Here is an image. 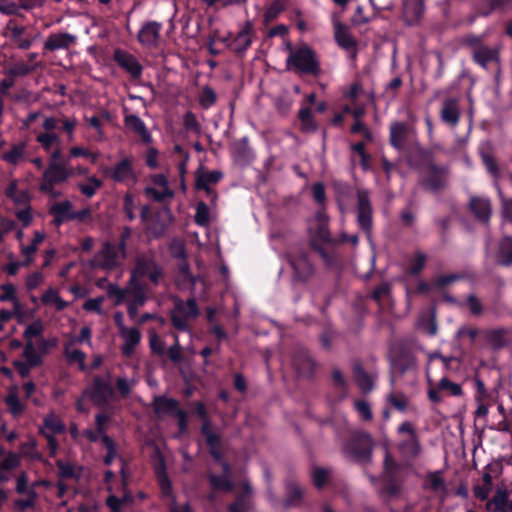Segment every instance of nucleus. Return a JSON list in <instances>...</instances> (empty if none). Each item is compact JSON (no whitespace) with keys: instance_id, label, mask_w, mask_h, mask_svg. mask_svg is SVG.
Listing matches in <instances>:
<instances>
[{"instance_id":"f3484780","label":"nucleus","mask_w":512,"mask_h":512,"mask_svg":"<svg viewBox=\"0 0 512 512\" xmlns=\"http://www.w3.org/2000/svg\"><path fill=\"white\" fill-rule=\"evenodd\" d=\"M469 211L482 224H488L492 216L491 200L486 196L472 195L468 203Z\"/></svg>"},{"instance_id":"c756f323","label":"nucleus","mask_w":512,"mask_h":512,"mask_svg":"<svg viewBox=\"0 0 512 512\" xmlns=\"http://www.w3.org/2000/svg\"><path fill=\"white\" fill-rule=\"evenodd\" d=\"M441 120L452 126L456 127L460 120V111L458 107V100L450 97L444 100L442 109L440 112Z\"/></svg>"},{"instance_id":"dca6fc26","label":"nucleus","mask_w":512,"mask_h":512,"mask_svg":"<svg viewBox=\"0 0 512 512\" xmlns=\"http://www.w3.org/2000/svg\"><path fill=\"white\" fill-rule=\"evenodd\" d=\"M113 59L132 79H139L142 76L143 66L133 54L117 48L114 50Z\"/></svg>"},{"instance_id":"338daca9","label":"nucleus","mask_w":512,"mask_h":512,"mask_svg":"<svg viewBox=\"0 0 512 512\" xmlns=\"http://www.w3.org/2000/svg\"><path fill=\"white\" fill-rule=\"evenodd\" d=\"M438 388L442 391H448L452 396H461L463 394L461 385L450 381L447 377H443L439 381Z\"/></svg>"},{"instance_id":"680f3d73","label":"nucleus","mask_w":512,"mask_h":512,"mask_svg":"<svg viewBox=\"0 0 512 512\" xmlns=\"http://www.w3.org/2000/svg\"><path fill=\"white\" fill-rule=\"evenodd\" d=\"M107 295L109 298H114L115 305H121L128 296V290L120 288L116 284H109L107 287Z\"/></svg>"},{"instance_id":"69168bd1","label":"nucleus","mask_w":512,"mask_h":512,"mask_svg":"<svg viewBox=\"0 0 512 512\" xmlns=\"http://www.w3.org/2000/svg\"><path fill=\"white\" fill-rule=\"evenodd\" d=\"M462 278L461 274L440 275L432 279V285L434 288L442 289Z\"/></svg>"},{"instance_id":"a18cd8bd","label":"nucleus","mask_w":512,"mask_h":512,"mask_svg":"<svg viewBox=\"0 0 512 512\" xmlns=\"http://www.w3.org/2000/svg\"><path fill=\"white\" fill-rule=\"evenodd\" d=\"M36 141L46 152L61 144V139L55 132H41L36 136Z\"/></svg>"},{"instance_id":"ddd939ff","label":"nucleus","mask_w":512,"mask_h":512,"mask_svg":"<svg viewBox=\"0 0 512 512\" xmlns=\"http://www.w3.org/2000/svg\"><path fill=\"white\" fill-rule=\"evenodd\" d=\"M103 175L115 183H125L126 181H135L134 160L132 157L120 159L114 166H104L101 168Z\"/></svg>"},{"instance_id":"f03ea898","label":"nucleus","mask_w":512,"mask_h":512,"mask_svg":"<svg viewBox=\"0 0 512 512\" xmlns=\"http://www.w3.org/2000/svg\"><path fill=\"white\" fill-rule=\"evenodd\" d=\"M417 155L420 167L426 173L419 182L422 188L433 194L443 191L448 184L449 168L445 165H437L434 154L429 149L419 148Z\"/></svg>"},{"instance_id":"7ed1b4c3","label":"nucleus","mask_w":512,"mask_h":512,"mask_svg":"<svg viewBox=\"0 0 512 512\" xmlns=\"http://www.w3.org/2000/svg\"><path fill=\"white\" fill-rule=\"evenodd\" d=\"M289 55L286 58V69L298 75L319 77L322 69L318 54L308 44H301L293 48L287 44Z\"/></svg>"},{"instance_id":"20e7f679","label":"nucleus","mask_w":512,"mask_h":512,"mask_svg":"<svg viewBox=\"0 0 512 512\" xmlns=\"http://www.w3.org/2000/svg\"><path fill=\"white\" fill-rule=\"evenodd\" d=\"M462 43L471 49V59L476 65L485 70L499 72L500 49L497 46H487L483 35L468 34L463 38Z\"/></svg>"},{"instance_id":"423d86ee","label":"nucleus","mask_w":512,"mask_h":512,"mask_svg":"<svg viewBox=\"0 0 512 512\" xmlns=\"http://www.w3.org/2000/svg\"><path fill=\"white\" fill-rule=\"evenodd\" d=\"M191 407H193V413L202 420L200 432L205 437L210 455L215 461L220 462L223 458L221 436L213 431V425L205 403L202 401H194L191 403Z\"/></svg>"},{"instance_id":"c9c22d12","label":"nucleus","mask_w":512,"mask_h":512,"mask_svg":"<svg viewBox=\"0 0 512 512\" xmlns=\"http://www.w3.org/2000/svg\"><path fill=\"white\" fill-rule=\"evenodd\" d=\"M25 150V142L13 144L9 151L2 154L1 159L8 164L18 165L24 159Z\"/></svg>"},{"instance_id":"e2e57ef3","label":"nucleus","mask_w":512,"mask_h":512,"mask_svg":"<svg viewBox=\"0 0 512 512\" xmlns=\"http://www.w3.org/2000/svg\"><path fill=\"white\" fill-rule=\"evenodd\" d=\"M24 34H29L27 32V28L24 25L18 23V21L14 18H11L7 21L5 26V36H21Z\"/></svg>"},{"instance_id":"2eb2a0df","label":"nucleus","mask_w":512,"mask_h":512,"mask_svg":"<svg viewBox=\"0 0 512 512\" xmlns=\"http://www.w3.org/2000/svg\"><path fill=\"white\" fill-rule=\"evenodd\" d=\"M357 224L366 233L372 229V205L368 190L357 191Z\"/></svg>"},{"instance_id":"393cba45","label":"nucleus","mask_w":512,"mask_h":512,"mask_svg":"<svg viewBox=\"0 0 512 512\" xmlns=\"http://www.w3.org/2000/svg\"><path fill=\"white\" fill-rule=\"evenodd\" d=\"M409 131L410 128L406 123L400 121L392 122L389 127L390 145L398 151L403 150L408 140Z\"/></svg>"},{"instance_id":"ea45409f","label":"nucleus","mask_w":512,"mask_h":512,"mask_svg":"<svg viewBox=\"0 0 512 512\" xmlns=\"http://www.w3.org/2000/svg\"><path fill=\"white\" fill-rule=\"evenodd\" d=\"M208 481L214 491L231 492L234 489V484L228 475L211 474Z\"/></svg>"},{"instance_id":"774afa93","label":"nucleus","mask_w":512,"mask_h":512,"mask_svg":"<svg viewBox=\"0 0 512 512\" xmlns=\"http://www.w3.org/2000/svg\"><path fill=\"white\" fill-rule=\"evenodd\" d=\"M134 209V196L130 192H127L123 197V212L129 222H132L136 219Z\"/></svg>"},{"instance_id":"e433bc0d","label":"nucleus","mask_w":512,"mask_h":512,"mask_svg":"<svg viewBox=\"0 0 512 512\" xmlns=\"http://www.w3.org/2000/svg\"><path fill=\"white\" fill-rule=\"evenodd\" d=\"M303 497L302 489L295 483H288L286 486V497L283 501V507L289 509L297 507Z\"/></svg>"},{"instance_id":"9b49d317","label":"nucleus","mask_w":512,"mask_h":512,"mask_svg":"<svg viewBox=\"0 0 512 512\" xmlns=\"http://www.w3.org/2000/svg\"><path fill=\"white\" fill-rule=\"evenodd\" d=\"M83 394L88 397L94 405L103 407L114 398V388L111 383L99 375L93 377L91 384L84 390Z\"/></svg>"},{"instance_id":"9d476101","label":"nucleus","mask_w":512,"mask_h":512,"mask_svg":"<svg viewBox=\"0 0 512 512\" xmlns=\"http://www.w3.org/2000/svg\"><path fill=\"white\" fill-rule=\"evenodd\" d=\"M480 157L486 171L494 179V186L498 191L500 199L502 200L503 213L505 217L512 222V199L504 198L503 192L499 185V182L503 178V173L500 169V165L498 164L493 154L487 150H481Z\"/></svg>"},{"instance_id":"7c9ffc66","label":"nucleus","mask_w":512,"mask_h":512,"mask_svg":"<svg viewBox=\"0 0 512 512\" xmlns=\"http://www.w3.org/2000/svg\"><path fill=\"white\" fill-rule=\"evenodd\" d=\"M124 123L127 128L140 136L143 143L149 144L152 142V136L150 132L148 131L144 121L138 115H126L124 118Z\"/></svg>"},{"instance_id":"6e6d98bb","label":"nucleus","mask_w":512,"mask_h":512,"mask_svg":"<svg viewBox=\"0 0 512 512\" xmlns=\"http://www.w3.org/2000/svg\"><path fill=\"white\" fill-rule=\"evenodd\" d=\"M5 403L8 407V411L14 417L21 415L25 410L24 404L21 403L18 395L15 392H10L7 395V397L5 398Z\"/></svg>"},{"instance_id":"0eeeda50","label":"nucleus","mask_w":512,"mask_h":512,"mask_svg":"<svg viewBox=\"0 0 512 512\" xmlns=\"http://www.w3.org/2000/svg\"><path fill=\"white\" fill-rule=\"evenodd\" d=\"M389 363L391 381L394 377H401L409 371L416 369V357L410 347L403 343H396L389 350Z\"/></svg>"},{"instance_id":"603ef678","label":"nucleus","mask_w":512,"mask_h":512,"mask_svg":"<svg viewBox=\"0 0 512 512\" xmlns=\"http://www.w3.org/2000/svg\"><path fill=\"white\" fill-rule=\"evenodd\" d=\"M40 33L37 32L35 34H24L21 36H8L10 41L15 45V47L19 50H28L32 47L34 42L38 39Z\"/></svg>"},{"instance_id":"bb28decb","label":"nucleus","mask_w":512,"mask_h":512,"mask_svg":"<svg viewBox=\"0 0 512 512\" xmlns=\"http://www.w3.org/2000/svg\"><path fill=\"white\" fill-rule=\"evenodd\" d=\"M495 262L502 267L512 266V236L504 235L497 243Z\"/></svg>"},{"instance_id":"4be33fe9","label":"nucleus","mask_w":512,"mask_h":512,"mask_svg":"<svg viewBox=\"0 0 512 512\" xmlns=\"http://www.w3.org/2000/svg\"><path fill=\"white\" fill-rule=\"evenodd\" d=\"M48 212L53 217L52 224L57 228L66 222L73 221V204L69 200L55 202Z\"/></svg>"},{"instance_id":"13d9d810","label":"nucleus","mask_w":512,"mask_h":512,"mask_svg":"<svg viewBox=\"0 0 512 512\" xmlns=\"http://www.w3.org/2000/svg\"><path fill=\"white\" fill-rule=\"evenodd\" d=\"M44 331L43 323L40 319L29 324L23 332L25 341H33V338L41 337Z\"/></svg>"},{"instance_id":"b1692460","label":"nucleus","mask_w":512,"mask_h":512,"mask_svg":"<svg viewBox=\"0 0 512 512\" xmlns=\"http://www.w3.org/2000/svg\"><path fill=\"white\" fill-rule=\"evenodd\" d=\"M152 407L154 413L158 416H176L180 408L179 401L165 395L155 396L153 398Z\"/></svg>"},{"instance_id":"aec40b11","label":"nucleus","mask_w":512,"mask_h":512,"mask_svg":"<svg viewBox=\"0 0 512 512\" xmlns=\"http://www.w3.org/2000/svg\"><path fill=\"white\" fill-rule=\"evenodd\" d=\"M292 363L299 375L306 378L313 377L316 363L308 350L304 348L297 349L293 355Z\"/></svg>"},{"instance_id":"6e6552de","label":"nucleus","mask_w":512,"mask_h":512,"mask_svg":"<svg viewBox=\"0 0 512 512\" xmlns=\"http://www.w3.org/2000/svg\"><path fill=\"white\" fill-rule=\"evenodd\" d=\"M199 315V308L195 298H188L183 301L180 298H175L174 307L170 311V319L172 326L182 332L189 330V319H194Z\"/></svg>"},{"instance_id":"473e14b6","label":"nucleus","mask_w":512,"mask_h":512,"mask_svg":"<svg viewBox=\"0 0 512 512\" xmlns=\"http://www.w3.org/2000/svg\"><path fill=\"white\" fill-rule=\"evenodd\" d=\"M335 40L338 46L344 50L353 49L355 46H357L356 39L351 35L347 27L342 23H338L335 27Z\"/></svg>"},{"instance_id":"c03bdc74","label":"nucleus","mask_w":512,"mask_h":512,"mask_svg":"<svg viewBox=\"0 0 512 512\" xmlns=\"http://www.w3.org/2000/svg\"><path fill=\"white\" fill-rule=\"evenodd\" d=\"M216 92L208 85L201 88L198 95V103L204 110H208L213 107L217 102Z\"/></svg>"},{"instance_id":"3c124183","label":"nucleus","mask_w":512,"mask_h":512,"mask_svg":"<svg viewBox=\"0 0 512 512\" xmlns=\"http://www.w3.org/2000/svg\"><path fill=\"white\" fill-rule=\"evenodd\" d=\"M87 180L88 183H79L78 188L84 196L92 198L97 190L103 186V182L96 176H89Z\"/></svg>"},{"instance_id":"4d7b16f0","label":"nucleus","mask_w":512,"mask_h":512,"mask_svg":"<svg viewBox=\"0 0 512 512\" xmlns=\"http://www.w3.org/2000/svg\"><path fill=\"white\" fill-rule=\"evenodd\" d=\"M425 489H430L432 491H439L444 488V479L442 477L441 471H435L428 473L426 477V481L424 483Z\"/></svg>"},{"instance_id":"58836bf2","label":"nucleus","mask_w":512,"mask_h":512,"mask_svg":"<svg viewBox=\"0 0 512 512\" xmlns=\"http://www.w3.org/2000/svg\"><path fill=\"white\" fill-rule=\"evenodd\" d=\"M508 334L507 329H492L486 333V341L493 349H501L506 346V336Z\"/></svg>"},{"instance_id":"a211bd4d","label":"nucleus","mask_w":512,"mask_h":512,"mask_svg":"<svg viewBox=\"0 0 512 512\" xmlns=\"http://www.w3.org/2000/svg\"><path fill=\"white\" fill-rule=\"evenodd\" d=\"M162 24L157 21L144 22L137 35L138 42L146 48L157 47L161 37Z\"/></svg>"},{"instance_id":"f704fd0d","label":"nucleus","mask_w":512,"mask_h":512,"mask_svg":"<svg viewBox=\"0 0 512 512\" xmlns=\"http://www.w3.org/2000/svg\"><path fill=\"white\" fill-rule=\"evenodd\" d=\"M485 508L490 512H508L507 490L498 489L493 497L486 502Z\"/></svg>"},{"instance_id":"f8f14e48","label":"nucleus","mask_w":512,"mask_h":512,"mask_svg":"<svg viewBox=\"0 0 512 512\" xmlns=\"http://www.w3.org/2000/svg\"><path fill=\"white\" fill-rule=\"evenodd\" d=\"M73 175V170L68 168L65 163H49L42 174L39 190L51 191V186L66 182Z\"/></svg>"},{"instance_id":"0e129e2a","label":"nucleus","mask_w":512,"mask_h":512,"mask_svg":"<svg viewBox=\"0 0 512 512\" xmlns=\"http://www.w3.org/2000/svg\"><path fill=\"white\" fill-rule=\"evenodd\" d=\"M399 471V464L393 459L387 451L384 457V474L386 478H396Z\"/></svg>"},{"instance_id":"49530a36","label":"nucleus","mask_w":512,"mask_h":512,"mask_svg":"<svg viewBox=\"0 0 512 512\" xmlns=\"http://www.w3.org/2000/svg\"><path fill=\"white\" fill-rule=\"evenodd\" d=\"M41 428L53 436L55 434H62L65 432V425L54 414H49L44 417L43 426Z\"/></svg>"},{"instance_id":"6ab92c4d","label":"nucleus","mask_w":512,"mask_h":512,"mask_svg":"<svg viewBox=\"0 0 512 512\" xmlns=\"http://www.w3.org/2000/svg\"><path fill=\"white\" fill-rule=\"evenodd\" d=\"M76 36L68 32L51 33L43 44V54L57 50H68L76 43Z\"/></svg>"},{"instance_id":"79ce46f5","label":"nucleus","mask_w":512,"mask_h":512,"mask_svg":"<svg viewBox=\"0 0 512 512\" xmlns=\"http://www.w3.org/2000/svg\"><path fill=\"white\" fill-rule=\"evenodd\" d=\"M287 0H273L272 3L267 7L264 15L263 22L264 24H269L286 9Z\"/></svg>"},{"instance_id":"f257e3e1","label":"nucleus","mask_w":512,"mask_h":512,"mask_svg":"<svg viewBox=\"0 0 512 512\" xmlns=\"http://www.w3.org/2000/svg\"><path fill=\"white\" fill-rule=\"evenodd\" d=\"M336 239L329 224H317L315 229L309 230L310 250L321 258L326 270L340 272L345 264V255L341 248L336 247Z\"/></svg>"},{"instance_id":"a19ab883","label":"nucleus","mask_w":512,"mask_h":512,"mask_svg":"<svg viewBox=\"0 0 512 512\" xmlns=\"http://www.w3.org/2000/svg\"><path fill=\"white\" fill-rule=\"evenodd\" d=\"M398 449L400 453L409 458H415L420 453V443L416 436L403 440L399 443Z\"/></svg>"},{"instance_id":"5fc2aeb1","label":"nucleus","mask_w":512,"mask_h":512,"mask_svg":"<svg viewBox=\"0 0 512 512\" xmlns=\"http://www.w3.org/2000/svg\"><path fill=\"white\" fill-rule=\"evenodd\" d=\"M194 221L201 227H205L210 223V210L204 201H199L197 203Z\"/></svg>"},{"instance_id":"09e8293b","label":"nucleus","mask_w":512,"mask_h":512,"mask_svg":"<svg viewBox=\"0 0 512 512\" xmlns=\"http://www.w3.org/2000/svg\"><path fill=\"white\" fill-rule=\"evenodd\" d=\"M20 465V457L14 452L6 454L3 448H0V470L10 471Z\"/></svg>"},{"instance_id":"cd10ccee","label":"nucleus","mask_w":512,"mask_h":512,"mask_svg":"<svg viewBox=\"0 0 512 512\" xmlns=\"http://www.w3.org/2000/svg\"><path fill=\"white\" fill-rule=\"evenodd\" d=\"M425 6L423 0H411L404 3L403 19L409 26L418 24L424 14Z\"/></svg>"},{"instance_id":"5701e85b","label":"nucleus","mask_w":512,"mask_h":512,"mask_svg":"<svg viewBox=\"0 0 512 512\" xmlns=\"http://www.w3.org/2000/svg\"><path fill=\"white\" fill-rule=\"evenodd\" d=\"M253 25L251 22H246L237 36L229 44V49L238 57H243L245 52L252 44L251 33Z\"/></svg>"},{"instance_id":"4468645a","label":"nucleus","mask_w":512,"mask_h":512,"mask_svg":"<svg viewBox=\"0 0 512 512\" xmlns=\"http://www.w3.org/2000/svg\"><path fill=\"white\" fill-rule=\"evenodd\" d=\"M134 275L137 279L148 277L154 285H157L163 275V270L153 258L142 255L136 259L134 269L131 272V276Z\"/></svg>"},{"instance_id":"37998d69","label":"nucleus","mask_w":512,"mask_h":512,"mask_svg":"<svg viewBox=\"0 0 512 512\" xmlns=\"http://www.w3.org/2000/svg\"><path fill=\"white\" fill-rule=\"evenodd\" d=\"M3 293L0 295V301H12L14 304L15 315L21 314V304L16 298V288L12 283H5L1 285Z\"/></svg>"},{"instance_id":"412c9836","label":"nucleus","mask_w":512,"mask_h":512,"mask_svg":"<svg viewBox=\"0 0 512 512\" xmlns=\"http://www.w3.org/2000/svg\"><path fill=\"white\" fill-rule=\"evenodd\" d=\"M77 126L76 119H70L67 117L56 118V117H46L43 121L42 127L45 132H54L55 130H61L68 135L69 141L74 139V130Z\"/></svg>"},{"instance_id":"bf43d9fd","label":"nucleus","mask_w":512,"mask_h":512,"mask_svg":"<svg viewBox=\"0 0 512 512\" xmlns=\"http://www.w3.org/2000/svg\"><path fill=\"white\" fill-rule=\"evenodd\" d=\"M253 508L251 499H244L243 496H236L235 500L228 506V512H250Z\"/></svg>"},{"instance_id":"72a5a7b5","label":"nucleus","mask_w":512,"mask_h":512,"mask_svg":"<svg viewBox=\"0 0 512 512\" xmlns=\"http://www.w3.org/2000/svg\"><path fill=\"white\" fill-rule=\"evenodd\" d=\"M128 296H130L129 300L134 301L137 304L144 305L146 303V296L143 284L134 276H130L128 282Z\"/></svg>"},{"instance_id":"a878e982","label":"nucleus","mask_w":512,"mask_h":512,"mask_svg":"<svg viewBox=\"0 0 512 512\" xmlns=\"http://www.w3.org/2000/svg\"><path fill=\"white\" fill-rule=\"evenodd\" d=\"M156 454L158 460L154 464V473L162 495L165 497H169L172 495L173 487L166 471L165 459L163 458L159 451H156Z\"/></svg>"},{"instance_id":"39448f33","label":"nucleus","mask_w":512,"mask_h":512,"mask_svg":"<svg viewBox=\"0 0 512 512\" xmlns=\"http://www.w3.org/2000/svg\"><path fill=\"white\" fill-rule=\"evenodd\" d=\"M285 258L292 269L293 282L306 284L315 277L317 267L310 251L306 248L302 246L291 248L286 252Z\"/></svg>"},{"instance_id":"2f4dec72","label":"nucleus","mask_w":512,"mask_h":512,"mask_svg":"<svg viewBox=\"0 0 512 512\" xmlns=\"http://www.w3.org/2000/svg\"><path fill=\"white\" fill-rule=\"evenodd\" d=\"M354 380L358 388L363 393H369L374 388V379L372 375L367 373L360 363H354L353 365Z\"/></svg>"},{"instance_id":"c85d7f7f","label":"nucleus","mask_w":512,"mask_h":512,"mask_svg":"<svg viewBox=\"0 0 512 512\" xmlns=\"http://www.w3.org/2000/svg\"><path fill=\"white\" fill-rule=\"evenodd\" d=\"M99 255L103 259L101 267L104 269H115L119 267L121 264L122 259L116 245L112 244L109 241H106L103 244L102 249L99 252Z\"/></svg>"},{"instance_id":"052dcab7","label":"nucleus","mask_w":512,"mask_h":512,"mask_svg":"<svg viewBox=\"0 0 512 512\" xmlns=\"http://www.w3.org/2000/svg\"><path fill=\"white\" fill-rule=\"evenodd\" d=\"M223 177L222 172L220 171H208L201 172L198 171L196 173L195 181H202L205 185L210 186L211 184H217Z\"/></svg>"},{"instance_id":"de8ad7c7","label":"nucleus","mask_w":512,"mask_h":512,"mask_svg":"<svg viewBox=\"0 0 512 512\" xmlns=\"http://www.w3.org/2000/svg\"><path fill=\"white\" fill-rule=\"evenodd\" d=\"M140 340H141L140 331L137 328H130L127 331L126 340L122 347L123 355L130 356L133 353L136 345L139 344Z\"/></svg>"},{"instance_id":"4c0bfd02","label":"nucleus","mask_w":512,"mask_h":512,"mask_svg":"<svg viewBox=\"0 0 512 512\" xmlns=\"http://www.w3.org/2000/svg\"><path fill=\"white\" fill-rule=\"evenodd\" d=\"M298 119L301 123V131L305 133L316 132L318 125L309 107H303L298 111Z\"/></svg>"},{"instance_id":"864d4df0","label":"nucleus","mask_w":512,"mask_h":512,"mask_svg":"<svg viewBox=\"0 0 512 512\" xmlns=\"http://www.w3.org/2000/svg\"><path fill=\"white\" fill-rule=\"evenodd\" d=\"M39 66L40 63H34L30 65L25 62H18L10 67L8 74L12 77H24L32 73Z\"/></svg>"},{"instance_id":"1a4fd4ad","label":"nucleus","mask_w":512,"mask_h":512,"mask_svg":"<svg viewBox=\"0 0 512 512\" xmlns=\"http://www.w3.org/2000/svg\"><path fill=\"white\" fill-rule=\"evenodd\" d=\"M373 439L370 434L359 431L351 435L345 445L346 452L357 462H370L373 450Z\"/></svg>"},{"instance_id":"8fccbe9b","label":"nucleus","mask_w":512,"mask_h":512,"mask_svg":"<svg viewBox=\"0 0 512 512\" xmlns=\"http://www.w3.org/2000/svg\"><path fill=\"white\" fill-rule=\"evenodd\" d=\"M23 357L26 362L30 364V366H41L43 363V358L39 354V351L36 350L35 344L33 341H27L23 350Z\"/></svg>"}]
</instances>
